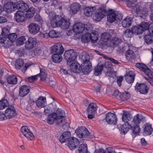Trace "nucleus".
<instances>
[{
    "label": "nucleus",
    "mask_w": 153,
    "mask_h": 153,
    "mask_svg": "<svg viewBox=\"0 0 153 153\" xmlns=\"http://www.w3.org/2000/svg\"><path fill=\"white\" fill-rule=\"evenodd\" d=\"M24 12L23 11L18 10L15 14L14 19L17 22H22L24 21L25 19V16Z\"/></svg>",
    "instance_id": "4be33fe9"
},
{
    "label": "nucleus",
    "mask_w": 153,
    "mask_h": 153,
    "mask_svg": "<svg viewBox=\"0 0 153 153\" xmlns=\"http://www.w3.org/2000/svg\"><path fill=\"white\" fill-rule=\"evenodd\" d=\"M79 144V140L74 137H70L67 143L68 146L71 150H73L77 148Z\"/></svg>",
    "instance_id": "4468645a"
},
{
    "label": "nucleus",
    "mask_w": 153,
    "mask_h": 153,
    "mask_svg": "<svg viewBox=\"0 0 153 153\" xmlns=\"http://www.w3.org/2000/svg\"><path fill=\"white\" fill-rule=\"evenodd\" d=\"M121 92L119 91L117 89L115 90L114 92L113 95L117 99H120V95Z\"/></svg>",
    "instance_id": "338daca9"
},
{
    "label": "nucleus",
    "mask_w": 153,
    "mask_h": 153,
    "mask_svg": "<svg viewBox=\"0 0 153 153\" xmlns=\"http://www.w3.org/2000/svg\"><path fill=\"white\" fill-rule=\"evenodd\" d=\"M143 129V134L145 136L151 134L153 131L152 125L148 123H146L144 125Z\"/></svg>",
    "instance_id": "a878e982"
},
{
    "label": "nucleus",
    "mask_w": 153,
    "mask_h": 153,
    "mask_svg": "<svg viewBox=\"0 0 153 153\" xmlns=\"http://www.w3.org/2000/svg\"><path fill=\"white\" fill-rule=\"evenodd\" d=\"M46 98L45 97L41 96L39 97L36 101V105L39 108H43L46 106Z\"/></svg>",
    "instance_id": "bb28decb"
},
{
    "label": "nucleus",
    "mask_w": 153,
    "mask_h": 153,
    "mask_svg": "<svg viewBox=\"0 0 153 153\" xmlns=\"http://www.w3.org/2000/svg\"><path fill=\"white\" fill-rule=\"evenodd\" d=\"M8 102L7 100L4 99L0 101V109L2 110L8 106Z\"/></svg>",
    "instance_id": "603ef678"
},
{
    "label": "nucleus",
    "mask_w": 153,
    "mask_h": 153,
    "mask_svg": "<svg viewBox=\"0 0 153 153\" xmlns=\"http://www.w3.org/2000/svg\"><path fill=\"white\" fill-rule=\"evenodd\" d=\"M34 18L36 22H38L41 23L42 21V19L41 16L39 14L36 15L35 16Z\"/></svg>",
    "instance_id": "69168bd1"
},
{
    "label": "nucleus",
    "mask_w": 153,
    "mask_h": 153,
    "mask_svg": "<svg viewBox=\"0 0 153 153\" xmlns=\"http://www.w3.org/2000/svg\"><path fill=\"white\" fill-rule=\"evenodd\" d=\"M122 1H126L127 6L130 8H136V10H141L143 2L137 3V0H123Z\"/></svg>",
    "instance_id": "ddd939ff"
},
{
    "label": "nucleus",
    "mask_w": 153,
    "mask_h": 153,
    "mask_svg": "<svg viewBox=\"0 0 153 153\" xmlns=\"http://www.w3.org/2000/svg\"><path fill=\"white\" fill-rule=\"evenodd\" d=\"M23 135L29 140H32L34 139V137L33 133L26 126H22L20 129Z\"/></svg>",
    "instance_id": "f3484780"
},
{
    "label": "nucleus",
    "mask_w": 153,
    "mask_h": 153,
    "mask_svg": "<svg viewBox=\"0 0 153 153\" xmlns=\"http://www.w3.org/2000/svg\"><path fill=\"white\" fill-rule=\"evenodd\" d=\"M135 74L133 71H129L125 74V76L131 78L132 80H134Z\"/></svg>",
    "instance_id": "5fc2aeb1"
},
{
    "label": "nucleus",
    "mask_w": 153,
    "mask_h": 153,
    "mask_svg": "<svg viewBox=\"0 0 153 153\" xmlns=\"http://www.w3.org/2000/svg\"><path fill=\"white\" fill-rule=\"evenodd\" d=\"M86 144H82L79 146L78 149L76 150V153H88Z\"/></svg>",
    "instance_id": "f704fd0d"
},
{
    "label": "nucleus",
    "mask_w": 153,
    "mask_h": 153,
    "mask_svg": "<svg viewBox=\"0 0 153 153\" xmlns=\"http://www.w3.org/2000/svg\"><path fill=\"white\" fill-rule=\"evenodd\" d=\"M48 80L49 84L51 86L53 87H55L56 86V82L54 78L52 76H50Z\"/></svg>",
    "instance_id": "bf43d9fd"
},
{
    "label": "nucleus",
    "mask_w": 153,
    "mask_h": 153,
    "mask_svg": "<svg viewBox=\"0 0 153 153\" xmlns=\"http://www.w3.org/2000/svg\"><path fill=\"white\" fill-rule=\"evenodd\" d=\"M9 40H11L13 42L15 41L17 38V35L16 33H10L8 36Z\"/></svg>",
    "instance_id": "4d7b16f0"
},
{
    "label": "nucleus",
    "mask_w": 153,
    "mask_h": 153,
    "mask_svg": "<svg viewBox=\"0 0 153 153\" xmlns=\"http://www.w3.org/2000/svg\"><path fill=\"white\" fill-rule=\"evenodd\" d=\"M117 119L116 115L111 112L108 113L106 115L105 118L100 120V123L102 124L107 125L108 124L114 125L117 123Z\"/></svg>",
    "instance_id": "0eeeda50"
},
{
    "label": "nucleus",
    "mask_w": 153,
    "mask_h": 153,
    "mask_svg": "<svg viewBox=\"0 0 153 153\" xmlns=\"http://www.w3.org/2000/svg\"><path fill=\"white\" fill-rule=\"evenodd\" d=\"M130 129L132 131V136L133 135H135L139 133L140 130L139 125L133 124L131 125Z\"/></svg>",
    "instance_id": "4c0bfd02"
},
{
    "label": "nucleus",
    "mask_w": 153,
    "mask_h": 153,
    "mask_svg": "<svg viewBox=\"0 0 153 153\" xmlns=\"http://www.w3.org/2000/svg\"><path fill=\"white\" fill-rule=\"evenodd\" d=\"M54 110L55 111H56V112L53 113H56V114L57 118L58 117L60 118H65V116H63V115L65 113V111H64L62 110V109H59V108H57V109H54Z\"/></svg>",
    "instance_id": "49530a36"
},
{
    "label": "nucleus",
    "mask_w": 153,
    "mask_h": 153,
    "mask_svg": "<svg viewBox=\"0 0 153 153\" xmlns=\"http://www.w3.org/2000/svg\"><path fill=\"white\" fill-rule=\"evenodd\" d=\"M99 36L97 32L93 31L91 33L87 32L83 34L81 39L84 42H89L90 41L94 42L98 40Z\"/></svg>",
    "instance_id": "423d86ee"
},
{
    "label": "nucleus",
    "mask_w": 153,
    "mask_h": 153,
    "mask_svg": "<svg viewBox=\"0 0 153 153\" xmlns=\"http://www.w3.org/2000/svg\"><path fill=\"white\" fill-rule=\"evenodd\" d=\"M103 65V67L106 68L107 70V71H108V70H109L111 69L112 66L111 62L109 61L105 62L104 64Z\"/></svg>",
    "instance_id": "680f3d73"
},
{
    "label": "nucleus",
    "mask_w": 153,
    "mask_h": 153,
    "mask_svg": "<svg viewBox=\"0 0 153 153\" xmlns=\"http://www.w3.org/2000/svg\"><path fill=\"white\" fill-rule=\"evenodd\" d=\"M106 12L107 20L108 22L113 23L116 20V14L114 10H107Z\"/></svg>",
    "instance_id": "b1692460"
},
{
    "label": "nucleus",
    "mask_w": 153,
    "mask_h": 153,
    "mask_svg": "<svg viewBox=\"0 0 153 153\" xmlns=\"http://www.w3.org/2000/svg\"><path fill=\"white\" fill-rule=\"evenodd\" d=\"M4 78L5 81L9 84L15 85L17 83V78L16 76L12 74L9 75L7 74L5 75Z\"/></svg>",
    "instance_id": "412c9836"
},
{
    "label": "nucleus",
    "mask_w": 153,
    "mask_h": 153,
    "mask_svg": "<svg viewBox=\"0 0 153 153\" xmlns=\"http://www.w3.org/2000/svg\"><path fill=\"white\" fill-rule=\"evenodd\" d=\"M98 106L96 103L91 102L88 105L87 109V113H96L97 110Z\"/></svg>",
    "instance_id": "cd10ccee"
},
{
    "label": "nucleus",
    "mask_w": 153,
    "mask_h": 153,
    "mask_svg": "<svg viewBox=\"0 0 153 153\" xmlns=\"http://www.w3.org/2000/svg\"><path fill=\"white\" fill-rule=\"evenodd\" d=\"M144 118L142 115H140L139 114H137L134 117L132 124L138 125L140 121Z\"/></svg>",
    "instance_id": "473e14b6"
},
{
    "label": "nucleus",
    "mask_w": 153,
    "mask_h": 153,
    "mask_svg": "<svg viewBox=\"0 0 153 153\" xmlns=\"http://www.w3.org/2000/svg\"><path fill=\"white\" fill-rule=\"evenodd\" d=\"M37 77H39L40 78V80L41 81H44L45 80L46 78V75L44 72L40 70V72L36 75Z\"/></svg>",
    "instance_id": "13d9d810"
},
{
    "label": "nucleus",
    "mask_w": 153,
    "mask_h": 153,
    "mask_svg": "<svg viewBox=\"0 0 153 153\" xmlns=\"http://www.w3.org/2000/svg\"><path fill=\"white\" fill-rule=\"evenodd\" d=\"M5 113L7 119H10L17 115L16 109L13 105H8Z\"/></svg>",
    "instance_id": "2eb2a0df"
},
{
    "label": "nucleus",
    "mask_w": 153,
    "mask_h": 153,
    "mask_svg": "<svg viewBox=\"0 0 153 153\" xmlns=\"http://www.w3.org/2000/svg\"><path fill=\"white\" fill-rule=\"evenodd\" d=\"M49 37L51 38H56L61 36L60 32L56 31L54 30H50L48 34Z\"/></svg>",
    "instance_id": "a19ab883"
},
{
    "label": "nucleus",
    "mask_w": 153,
    "mask_h": 153,
    "mask_svg": "<svg viewBox=\"0 0 153 153\" xmlns=\"http://www.w3.org/2000/svg\"><path fill=\"white\" fill-rule=\"evenodd\" d=\"M77 54L73 50H70L65 51L64 54V59L67 61L68 65H70L71 62L75 60Z\"/></svg>",
    "instance_id": "9d476101"
},
{
    "label": "nucleus",
    "mask_w": 153,
    "mask_h": 153,
    "mask_svg": "<svg viewBox=\"0 0 153 153\" xmlns=\"http://www.w3.org/2000/svg\"><path fill=\"white\" fill-rule=\"evenodd\" d=\"M37 79V76L36 75L28 77L25 78V80L30 83H32Z\"/></svg>",
    "instance_id": "052dcab7"
},
{
    "label": "nucleus",
    "mask_w": 153,
    "mask_h": 153,
    "mask_svg": "<svg viewBox=\"0 0 153 153\" xmlns=\"http://www.w3.org/2000/svg\"><path fill=\"white\" fill-rule=\"evenodd\" d=\"M135 66L148 76L150 79H153V72L146 65L142 63H137Z\"/></svg>",
    "instance_id": "6e6552de"
},
{
    "label": "nucleus",
    "mask_w": 153,
    "mask_h": 153,
    "mask_svg": "<svg viewBox=\"0 0 153 153\" xmlns=\"http://www.w3.org/2000/svg\"><path fill=\"white\" fill-rule=\"evenodd\" d=\"M122 119L125 123L128 122L130 119L129 113L127 112H124L122 114Z\"/></svg>",
    "instance_id": "3c124183"
},
{
    "label": "nucleus",
    "mask_w": 153,
    "mask_h": 153,
    "mask_svg": "<svg viewBox=\"0 0 153 153\" xmlns=\"http://www.w3.org/2000/svg\"><path fill=\"white\" fill-rule=\"evenodd\" d=\"M125 56L126 58L129 60L133 59L135 58V53L133 51L131 50H128L126 52Z\"/></svg>",
    "instance_id": "79ce46f5"
},
{
    "label": "nucleus",
    "mask_w": 153,
    "mask_h": 153,
    "mask_svg": "<svg viewBox=\"0 0 153 153\" xmlns=\"http://www.w3.org/2000/svg\"><path fill=\"white\" fill-rule=\"evenodd\" d=\"M103 65L102 64L99 63L97 65V67L95 68L94 74L95 76H98L100 74L101 72L103 70Z\"/></svg>",
    "instance_id": "c9c22d12"
},
{
    "label": "nucleus",
    "mask_w": 153,
    "mask_h": 153,
    "mask_svg": "<svg viewBox=\"0 0 153 153\" xmlns=\"http://www.w3.org/2000/svg\"><path fill=\"white\" fill-rule=\"evenodd\" d=\"M27 39V37L24 36H22L19 38L16 42V45L17 46H20L24 44L25 42Z\"/></svg>",
    "instance_id": "09e8293b"
},
{
    "label": "nucleus",
    "mask_w": 153,
    "mask_h": 153,
    "mask_svg": "<svg viewBox=\"0 0 153 153\" xmlns=\"http://www.w3.org/2000/svg\"><path fill=\"white\" fill-rule=\"evenodd\" d=\"M77 135L80 138L90 137L92 138L94 136L91 135L88 129L85 127L82 126L76 130Z\"/></svg>",
    "instance_id": "9b49d317"
},
{
    "label": "nucleus",
    "mask_w": 153,
    "mask_h": 153,
    "mask_svg": "<svg viewBox=\"0 0 153 153\" xmlns=\"http://www.w3.org/2000/svg\"><path fill=\"white\" fill-rule=\"evenodd\" d=\"M84 13L87 16L93 15V19L96 22H99L106 16L107 15V10H98L101 11L95 13V10H84Z\"/></svg>",
    "instance_id": "39448f33"
},
{
    "label": "nucleus",
    "mask_w": 153,
    "mask_h": 153,
    "mask_svg": "<svg viewBox=\"0 0 153 153\" xmlns=\"http://www.w3.org/2000/svg\"><path fill=\"white\" fill-rule=\"evenodd\" d=\"M100 37L104 41H107L111 39V36L109 33L105 32L101 34Z\"/></svg>",
    "instance_id": "a18cd8bd"
},
{
    "label": "nucleus",
    "mask_w": 153,
    "mask_h": 153,
    "mask_svg": "<svg viewBox=\"0 0 153 153\" xmlns=\"http://www.w3.org/2000/svg\"><path fill=\"white\" fill-rule=\"evenodd\" d=\"M81 6L79 3L75 2L70 5L71 10H79L81 8Z\"/></svg>",
    "instance_id": "864d4df0"
},
{
    "label": "nucleus",
    "mask_w": 153,
    "mask_h": 153,
    "mask_svg": "<svg viewBox=\"0 0 153 153\" xmlns=\"http://www.w3.org/2000/svg\"><path fill=\"white\" fill-rule=\"evenodd\" d=\"M56 120L55 123L56 125H58L60 126H62L65 124V122L63 121L65 120V118L58 117Z\"/></svg>",
    "instance_id": "6e6d98bb"
},
{
    "label": "nucleus",
    "mask_w": 153,
    "mask_h": 153,
    "mask_svg": "<svg viewBox=\"0 0 153 153\" xmlns=\"http://www.w3.org/2000/svg\"><path fill=\"white\" fill-rule=\"evenodd\" d=\"M27 40L25 42V47L26 49L30 50L34 48L37 43L36 39L33 37H27Z\"/></svg>",
    "instance_id": "dca6fc26"
},
{
    "label": "nucleus",
    "mask_w": 153,
    "mask_h": 153,
    "mask_svg": "<svg viewBox=\"0 0 153 153\" xmlns=\"http://www.w3.org/2000/svg\"><path fill=\"white\" fill-rule=\"evenodd\" d=\"M123 80V77L122 76H120L117 77V82L118 86L120 87L121 85V82Z\"/></svg>",
    "instance_id": "0e129e2a"
},
{
    "label": "nucleus",
    "mask_w": 153,
    "mask_h": 153,
    "mask_svg": "<svg viewBox=\"0 0 153 153\" xmlns=\"http://www.w3.org/2000/svg\"><path fill=\"white\" fill-rule=\"evenodd\" d=\"M97 6H93V7H85L84 8V10H91L92 9L93 10H96L97 9V10H105L106 9V6L105 4H103L101 5L98 8H97Z\"/></svg>",
    "instance_id": "37998d69"
},
{
    "label": "nucleus",
    "mask_w": 153,
    "mask_h": 153,
    "mask_svg": "<svg viewBox=\"0 0 153 153\" xmlns=\"http://www.w3.org/2000/svg\"><path fill=\"white\" fill-rule=\"evenodd\" d=\"M136 86L137 87V91L142 94H146L149 92V88L146 83L137 82Z\"/></svg>",
    "instance_id": "a211bd4d"
},
{
    "label": "nucleus",
    "mask_w": 153,
    "mask_h": 153,
    "mask_svg": "<svg viewBox=\"0 0 153 153\" xmlns=\"http://www.w3.org/2000/svg\"><path fill=\"white\" fill-rule=\"evenodd\" d=\"M8 37H7L5 39L2 37H0V42L4 44L6 47H9L11 45L13 42L11 40H9Z\"/></svg>",
    "instance_id": "e433bc0d"
},
{
    "label": "nucleus",
    "mask_w": 153,
    "mask_h": 153,
    "mask_svg": "<svg viewBox=\"0 0 153 153\" xmlns=\"http://www.w3.org/2000/svg\"><path fill=\"white\" fill-rule=\"evenodd\" d=\"M28 7L29 6L26 3L21 1L14 3L11 2H8L4 5V8L6 10H12V9L18 10H35V8L33 7H30L29 8Z\"/></svg>",
    "instance_id": "20e7f679"
},
{
    "label": "nucleus",
    "mask_w": 153,
    "mask_h": 153,
    "mask_svg": "<svg viewBox=\"0 0 153 153\" xmlns=\"http://www.w3.org/2000/svg\"><path fill=\"white\" fill-rule=\"evenodd\" d=\"M149 26V23L143 22L139 25L134 26L131 29L126 30L124 33L127 37H132L133 34L139 35L143 32L146 31Z\"/></svg>",
    "instance_id": "f03ea898"
},
{
    "label": "nucleus",
    "mask_w": 153,
    "mask_h": 153,
    "mask_svg": "<svg viewBox=\"0 0 153 153\" xmlns=\"http://www.w3.org/2000/svg\"><path fill=\"white\" fill-rule=\"evenodd\" d=\"M57 117L56 113H52L49 115L47 118V122L50 124H52L54 121L57 119Z\"/></svg>",
    "instance_id": "72a5a7b5"
},
{
    "label": "nucleus",
    "mask_w": 153,
    "mask_h": 153,
    "mask_svg": "<svg viewBox=\"0 0 153 153\" xmlns=\"http://www.w3.org/2000/svg\"><path fill=\"white\" fill-rule=\"evenodd\" d=\"M147 32V33L144 36L145 41L147 44H150L153 42V35L151 33Z\"/></svg>",
    "instance_id": "2f4dec72"
},
{
    "label": "nucleus",
    "mask_w": 153,
    "mask_h": 153,
    "mask_svg": "<svg viewBox=\"0 0 153 153\" xmlns=\"http://www.w3.org/2000/svg\"><path fill=\"white\" fill-rule=\"evenodd\" d=\"M9 33L10 31L7 28L5 27L2 28V33L0 35V37H2L4 39H5L7 37H8Z\"/></svg>",
    "instance_id": "de8ad7c7"
},
{
    "label": "nucleus",
    "mask_w": 153,
    "mask_h": 153,
    "mask_svg": "<svg viewBox=\"0 0 153 153\" xmlns=\"http://www.w3.org/2000/svg\"><path fill=\"white\" fill-rule=\"evenodd\" d=\"M49 16L51 19V25L53 27H60L63 29H67L69 27L70 23L69 19H65L60 15L53 14L49 12Z\"/></svg>",
    "instance_id": "f257e3e1"
},
{
    "label": "nucleus",
    "mask_w": 153,
    "mask_h": 153,
    "mask_svg": "<svg viewBox=\"0 0 153 153\" xmlns=\"http://www.w3.org/2000/svg\"><path fill=\"white\" fill-rule=\"evenodd\" d=\"M29 32L32 35H35L39 31L40 27L37 24L31 23L28 26Z\"/></svg>",
    "instance_id": "6ab92c4d"
},
{
    "label": "nucleus",
    "mask_w": 153,
    "mask_h": 153,
    "mask_svg": "<svg viewBox=\"0 0 153 153\" xmlns=\"http://www.w3.org/2000/svg\"><path fill=\"white\" fill-rule=\"evenodd\" d=\"M24 61L22 59H19L16 61L15 66L16 68L20 69L24 64Z\"/></svg>",
    "instance_id": "8fccbe9b"
},
{
    "label": "nucleus",
    "mask_w": 153,
    "mask_h": 153,
    "mask_svg": "<svg viewBox=\"0 0 153 153\" xmlns=\"http://www.w3.org/2000/svg\"><path fill=\"white\" fill-rule=\"evenodd\" d=\"M7 118L5 113L4 114L0 111V121H3L7 120Z\"/></svg>",
    "instance_id": "774afa93"
},
{
    "label": "nucleus",
    "mask_w": 153,
    "mask_h": 153,
    "mask_svg": "<svg viewBox=\"0 0 153 153\" xmlns=\"http://www.w3.org/2000/svg\"><path fill=\"white\" fill-rule=\"evenodd\" d=\"M88 24L84 25L80 22H77L74 25L73 30L74 32L78 34L82 33L83 31L89 30V28H87Z\"/></svg>",
    "instance_id": "f8f14e48"
},
{
    "label": "nucleus",
    "mask_w": 153,
    "mask_h": 153,
    "mask_svg": "<svg viewBox=\"0 0 153 153\" xmlns=\"http://www.w3.org/2000/svg\"><path fill=\"white\" fill-rule=\"evenodd\" d=\"M116 14V19H117L120 21H121L123 18V15L122 13L120 11H115Z\"/></svg>",
    "instance_id": "e2e57ef3"
},
{
    "label": "nucleus",
    "mask_w": 153,
    "mask_h": 153,
    "mask_svg": "<svg viewBox=\"0 0 153 153\" xmlns=\"http://www.w3.org/2000/svg\"><path fill=\"white\" fill-rule=\"evenodd\" d=\"M85 59L83 60L81 68V71L84 74H88L91 71L92 66L91 62L89 59L86 57L85 56H84Z\"/></svg>",
    "instance_id": "1a4fd4ad"
},
{
    "label": "nucleus",
    "mask_w": 153,
    "mask_h": 153,
    "mask_svg": "<svg viewBox=\"0 0 153 153\" xmlns=\"http://www.w3.org/2000/svg\"><path fill=\"white\" fill-rule=\"evenodd\" d=\"M25 13V16L27 18L30 19L33 17L34 15L35 10H22Z\"/></svg>",
    "instance_id": "c03bdc74"
},
{
    "label": "nucleus",
    "mask_w": 153,
    "mask_h": 153,
    "mask_svg": "<svg viewBox=\"0 0 153 153\" xmlns=\"http://www.w3.org/2000/svg\"><path fill=\"white\" fill-rule=\"evenodd\" d=\"M71 136V134L70 131H66L57 136V137L59 141L61 143H63L68 142Z\"/></svg>",
    "instance_id": "aec40b11"
},
{
    "label": "nucleus",
    "mask_w": 153,
    "mask_h": 153,
    "mask_svg": "<svg viewBox=\"0 0 153 153\" xmlns=\"http://www.w3.org/2000/svg\"><path fill=\"white\" fill-rule=\"evenodd\" d=\"M131 127V125L128 122L125 123L124 124L120 125V129L121 133L123 134H126L129 131Z\"/></svg>",
    "instance_id": "c85d7f7f"
},
{
    "label": "nucleus",
    "mask_w": 153,
    "mask_h": 153,
    "mask_svg": "<svg viewBox=\"0 0 153 153\" xmlns=\"http://www.w3.org/2000/svg\"><path fill=\"white\" fill-rule=\"evenodd\" d=\"M121 42V39L119 38H113L110 43V46L112 47L118 46Z\"/></svg>",
    "instance_id": "7c9ffc66"
},
{
    "label": "nucleus",
    "mask_w": 153,
    "mask_h": 153,
    "mask_svg": "<svg viewBox=\"0 0 153 153\" xmlns=\"http://www.w3.org/2000/svg\"><path fill=\"white\" fill-rule=\"evenodd\" d=\"M69 65L71 71L74 73H79L81 72V65L78 63L74 62Z\"/></svg>",
    "instance_id": "393cba45"
},
{
    "label": "nucleus",
    "mask_w": 153,
    "mask_h": 153,
    "mask_svg": "<svg viewBox=\"0 0 153 153\" xmlns=\"http://www.w3.org/2000/svg\"><path fill=\"white\" fill-rule=\"evenodd\" d=\"M131 95L129 92L125 91L121 93L120 95V99L123 101L127 100L130 97Z\"/></svg>",
    "instance_id": "58836bf2"
},
{
    "label": "nucleus",
    "mask_w": 153,
    "mask_h": 153,
    "mask_svg": "<svg viewBox=\"0 0 153 153\" xmlns=\"http://www.w3.org/2000/svg\"><path fill=\"white\" fill-rule=\"evenodd\" d=\"M64 51V48L60 43H56L53 46L51 50L52 61L55 63L60 62L62 59L61 55Z\"/></svg>",
    "instance_id": "7ed1b4c3"
},
{
    "label": "nucleus",
    "mask_w": 153,
    "mask_h": 153,
    "mask_svg": "<svg viewBox=\"0 0 153 153\" xmlns=\"http://www.w3.org/2000/svg\"><path fill=\"white\" fill-rule=\"evenodd\" d=\"M132 19L130 16H127L122 22V25L124 28L129 27L131 24Z\"/></svg>",
    "instance_id": "c756f323"
},
{
    "label": "nucleus",
    "mask_w": 153,
    "mask_h": 153,
    "mask_svg": "<svg viewBox=\"0 0 153 153\" xmlns=\"http://www.w3.org/2000/svg\"><path fill=\"white\" fill-rule=\"evenodd\" d=\"M137 16L140 17L145 19L147 16L148 12L147 10H135Z\"/></svg>",
    "instance_id": "ea45409f"
},
{
    "label": "nucleus",
    "mask_w": 153,
    "mask_h": 153,
    "mask_svg": "<svg viewBox=\"0 0 153 153\" xmlns=\"http://www.w3.org/2000/svg\"><path fill=\"white\" fill-rule=\"evenodd\" d=\"M30 87L26 85L20 86L19 89V95L21 97H24L29 93Z\"/></svg>",
    "instance_id": "5701e85b"
}]
</instances>
